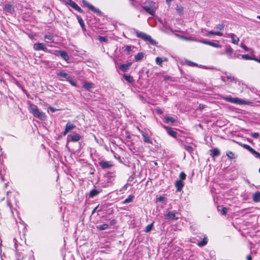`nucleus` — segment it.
Listing matches in <instances>:
<instances>
[{"instance_id":"nucleus-52","label":"nucleus","mask_w":260,"mask_h":260,"mask_svg":"<svg viewBox=\"0 0 260 260\" xmlns=\"http://www.w3.org/2000/svg\"><path fill=\"white\" fill-rule=\"evenodd\" d=\"M201 42H202V43H203L204 44H208V45H211V42H210V41H205V40H201Z\"/></svg>"},{"instance_id":"nucleus-4","label":"nucleus","mask_w":260,"mask_h":260,"mask_svg":"<svg viewBox=\"0 0 260 260\" xmlns=\"http://www.w3.org/2000/svg\"><path fill=\"white\" fill-rule=\"evenodd\" d=\"M115 175L113 173L109 172L107 173L105 176V186H109L113 184L114 181L115 180Z\"/></svg>"},{"instance_id":"nucleus-59","label":"nucleus","mask_w":260,"mask_h":260,"mask_svg":"<svg viewBox=\"0 0 260 260\" xmlns=\"http://www.w3.org/2000/svg\"><path fill=\"white\" fill-rule=\"evenodd\" d=\"M246 258H247V260H252V257L250 255H247L246 257Z\"/></svg>"},{"instance_id":"nucleus-11","label":"nucleus","mask_w":260,"mask_h":260,"mask_svg":"<svg viewBox=\"0 0 260 260\" xmlns=\"http://www.w3.org/2000/svg\"><path fill=\"white\" fill-rule=\"evenodd\" d=\"M76 127L75 125L71 122H68L66 125L64 131L63 133L64 136L66 135L68 133L73 130Z\"/></svg>"},{"instance_id":"nucleus-53","label":"nucleus","mask_w":260,"mask_h":260,"mask_svg":"<svg viewBox=\"0 0 260 260\" xmlns=\"http://www.w3.org/2000/svg\"><path fill=\"white\" fill-rule=\"evenodd\" d=\"M254 156H255V157L258 158L260 159V153L257 152V151L255 153Z\"/></svg>"},{"instance_id":"nucleus-62","label":"nucleus","mask_w":260,"mask_h":260,"mask_svg":"<svg viewBox=\"0 0 260 260\" xmlns=\"http://www.w3.org/2000/svg\"><path fill=\"white\" fill-rule=\"evenodd\" d=\"M257 62H258L260 63V56H259V58H257Z\"/></svg>"},{"instance_id":"nucleus-23","label":"nucleus","mask_w":260,"mask_h":260,"mask_svg":"<svg viewBox=\"0 0 260 260\" xmlns=\"http://www.w3.org/2000/svg\"><path fill=\"white\" fill-rule=\"evenodd\" d=\"M166 218L168 219L174 220L176 219V213L175 212H169L166 215Z\"/></svg>"},{"instance_id":"nucleus-1","label":"nucleus","mask_w":260,"mask_h":260,"mask_svg":"<svg viewBox=\"0 0 260 260\" xmlns=\"http://www.w3.org/2000/svg\"><path fill=\"white\" fill-rule=\"evenodd\" d=\"M29 110L30 112L36 117H37L42 120H45L46 119L45 114L43 112L40 111L38 107L36 105L30 104L29 106Z\"/></svg>"},{"instance_id":"nucleus-29","label":"nucleus","mask_w":260,"mask_h":260,"mask_svg":"<svg viewBox=\"0 0 260 260\" xmlns=\"http://www.w3.org/2000/svg\"><path fill=\"white\" fill-rule=\"evenodd\" d=\"M208 242V239L207 237H205L203 240L198 243V245L200 247H203L205 246Z\"/></svg>"},{"instance_id":"nucleus-32","label":"nucleus","mask_w":260,"mask_h":260,"mask_svg":"<svg viewBox=\"0 0 260 260\" xmlns=\"http://www.w3.org/2000/svg\"><path fill=\"white\" fill-rule=\"evenodd\" d=\"M93 86L94 84L92 83H85L83 85V87L87 90H89L93 87Z\"/></svg>"},{"instance_id":"nucleus-15","label":"nucleus","mask_w":260,"mask_h":260,"mask_svg":"<svg viewBox=\"0 0 260 260\" xmlns=\"http://www.w3.org/2000/svg\"><path fill=\"white\" fill-rule=\"evenodd\" d=\"M175 185L177 191H180L184 185V183L181 180H177L175 183Z\"/></svg>"},{"instance_id":"nucleus-56","label":"nucleus","mask_w":260,"mask_h":260,"mask_svg":"<svg viewBox=\"0 0 260 260\" xmlns=\"http://www.w3.org/2000/svg\"><path fill=\"white\" fill-rule=\"evenodd\" d=\"M98 207H99V206H97L96 207H95L93 209V210H92V214H94V213L95 212V211H96V210H97V209L98 208Z\"/></svg>"},{"instance_id":"nucleus-48","label":"nucleus","mask_w":260,"mask_h":260,"mask_svg":"<svg viewBox=\"0 0 260 260\" xmlns=\"http://www.w3.org/2000/svg\"><path fill=\"white\" fill-rule=\"evenodd\" d=\"M155 110H156V112H157L158 114H162V113H163V111H162L161 110V109L160 108H159V107H157V108H156V109H155Z\"/></svg>"},{"instance_id":"nucleus-49","label":"nucleus","mask_w":260,"mask_h":260,"mask_svg":"<svg viewBox=\"0 0 260 260\" xmlns=\"http://www.w3.org/2000/svg\"><path fill=\"white\" fill-rule=\"evenodd\" d=\"M212 47H217V48H219V47H221V45L218 44V43H215V42H212Z\"/></svg>"},{"instance_id":"nucleus-21","label":"nucleus","mask_w":260,"mask_h":260,"mask_svg":"<svg viewBox=\"0 0 260 260\" xmlns=\"http://www.w3.org/2000/svg\"><path fill=\"white\" fill-rule=\"evenodd\" d=\"M252 199L254 202H259L260 201V192L258 191L255 192L253 194Z\"/></svg>"},{"instance_id":"nucleus-6","label":"nucleus","mask_w":260,"mask_h":260,"mask_svg":"<svg viewBox=\"0 0 260 260\" xmlns=\"http://www.w3.org/2000/svg\"><path fill=\"white\" fill-rule=\"evenodd\" d=\"M34 49L36 51L43 50L45 52L48 51V49L45 45L42 43H37L34 45Z\"/></svg>"},{"instance_id":"nucleus-24","label":"nucleus","mask_w":260,"mask_h":260,"mask_svg":"<svg viewBox=\"0 0 260 260\" xmlns=\"http://www.w3.org/2000/svg\"><path fill=\"white\" fill-rule=\"evenodd\" d=\"M100 192V191L98 189H92L89 193V198H93L94 197L98 195Z\"/></svg>"},{"instance_id":"nucleus-46","label":"nucleus","mask_w":260,"mask_h":260,"mask_svg":"<svg viewBox=\"0 0 260 260\" xmlns=\"http://www.w3.org/2000/svg\"><path fill=\"white\" fill-rule=\"evenodd\" d=\"M176 10H177V12L179 14H181L183 12V8L181 7H178L176 9Z\"/></svg>"},{"instance_id":"nucleus-33","label":"nucleus","mask_w":260,"mask_h":260,"mask_svg":"<svg viewBox=\"0 0 260 260\" xmlns=\"http://www.w3.org/2000/svg\"><path fill=\"white\" fill-rule=\"evenodd\" d=\"M109 226L107 224H103L97 225V226H96L98 229L101 230V231L108 229L109 228Z\"/></svg>"},{"instance_id":"nucleus-18","label":"nucleus","mask_w":260,"mask_h":260,"mask_svg":"<svg viewBox=\"0 0 260 260\" xmlns=\"http://www.w3.org/2000/svg\"><path fill=\"white\" fill-rule=\"evenodd\" d=\"M142 135L143 139L145 142L148 143V144H152V141H151V140L147 134H146L145 132H142Z\"/></svg>"},{"instance_id":"nucleus-5","label":"nucleus","mask_w":260,"mask_h":260,"mask_svg":"<svg viewBox=\"0 0 260 260\" xmlns=\"http://www.w3.org/2000/svg\"><path fill=\"white\" fill-rule=\"evenodd\" d=\"M225 100L232 103L240 105L246 104V102L245 101L237 98H233L232 97H226L225 98Z\"/></svg>"},{"instance_id":"nucleus-34","label":"nucleus","mask_w":260,"mask_h":260,"mask_svg":"<svg viewBox=\"0 0 260 260\" xmlns=\"http://www.w3.org/2000/svg\"><path fill=\"white\" fill-rule=\"evenodd\" d=\"M226 155L231 159H234L236 157V155L232 151H228L226 153Z\"/></svg>"},{"instance_id":"nucleus-43","label":"nucleus","mask_w":260,"mask_h":260,"mask_svg":"<svg viewBox=\"0 0 260 260\" xmlns=\"http://www.w3.org/2000/svg\"><path fill=\"white\" fill-rule=\"evenodd\" d=\"M241 57L244 59H246V60H250L251 59V56L249 55L248 54L242 55Z\"/></svg>"},{"instance_id":"nucleus-17","label":"nucleus","mask_w":260,"mask_h":260,"mask_svg":"<svg viewBox=\"0 0 260 260\" xmlns=\"http://www.w3.org/2000/svg\"><path fill=\"white\" fill-rule=\"evenodd\" d=\"M132 64V62L121 64L119 66V69L122 72H126L131 66Z\"/></svg>"},{"instance_id":"nucleus-14","label":"nucleus","mask_w":260,"mask_h":260,"mask_svg":"<svg viewBox=\"0 0 260 260\" xmlns=\"http://www.w3.org/2000/svg\"><path fill=\"white\" fill-rule=\"evenodd\" d=\"M83 3L85 6L88 7L90 10L92 11L94 13H100V11L99 9L95 8L93 6L90 4L86 1H83Z\"/></svg>"},{"instance_id":"nucleus-54","label":"nucleus","mask_w":260,"mask_h":260,"mask_svg":"<svg viewBox=\"0 0 260 260\" xmlns=\"http://www.w3.org/2000/svg\"><path fill=\"white\" fill-rule=\"evenodd\" d=\"M242 47L246 51L248 50V48L245 45H242Z\"/></svg>"},{"instance_id":"nucleus-28","label":"nucleus","mask_w":260,"mask_h":260,"mask_svg":"<svg viewBox=\"0 0 260 260\" xmlns=\"http://www.w3.org/2000/svg\"><path fill=\"white\" fill-rule=\"evenodd\" d=\"M217 210L220 212L222 215H225L228 212V209L222 206H217Z\"/></svg>"},{"instance_id":"nucleus-36","label":"nucleus","mask_w":260,"mask_h":260,"mask_svg":"<svg viewBox=\"0 0 260 260\" xmlns=\"http://www.w3.org/2000/svg\"><path fill=\"white\" fill-rule=\"evenodd\" d=\"M134 198V196H129L127 198L125 199V200L123 201V203L125 204L131 203L133 201V199Z\"/></svg>"},{"instance_id":"nucleus-58","label":"nucleus","mask_w":260,"mask_h":260,"mask_svg":"<svg viewBox=\"0 0 260 260\" xmlns=\"http://www.w3.org/2000/svg\"><path fill=\"white\" fill-rule=\"evenodd\" d=\"M189 64L191 65L192 66H197V64L196 63H194V62L189 61Z\"/></svg>"},{"instance_id":"nucleus-40","label":"nucleus","mask_w":260,"mask_h":260,"mask_svg":"<svg viewBox=\"0 0 260 260\" xmlns=\"http://www.w3.org/2000/svg\"><path fill=\"white\" fill-rule=\"evenodd\" d=\"M184 149L189 152H191L193 151V148L191 146L189 145H185Z\"/></svg>"},{"instance_id":"nucleus-39","label":"nucleus","mask_w":260,"mask_h":260,"mask_svg":"<svg viewBox=\"0 0 260 260\" xmlns=\"http://www.w3.org/2000/svg\"><path fill=\"white\" fill-rule=\"evenodd\" d=\"M44 39H47V40H48L49 41H53V39H54V37L52 35H45L44 36Z\"/></svg>"},{"instance_id":"nucleus-3","label":"nucleus","mask_w":260,"mask_h":260,"mask_svg":"<svg viewBox=\"0 0 260 260\" xmlns=\"http://www.w3.org/2000/svg\"><path fill=\"white\" fill-rule=\"evenodd\" d=\"M136 34L138 38H140L145 41H148L152 45L156 44V42L151 38V36L145 32L137 30Z\"/></svg>"},{"instance_id":"nucleus-16","label":"nucleus","mask_w":260,"mask_h":260,"mask_svg":"<svg viewBox=\"0 0 260 260\" xmlns=\"http://www.w3.org/2000/svg\"><path fill=\"white\" fill-rule=\"evenodd\" d=\"M164 121L166 123H176L177 122V120L174 117H170L168 116H166L164 118Z\"/></svg>"},{"instance_id":"nucleus-57","label":"nucleus","mask_w":260,"mask_h":260,"mask_svg":"<svg viewBox=\"0 0 260 260\" xmlns=\"http://www.w3.org/2000/svg\"><path fill=\"white\" fill-rule=\"evenodd\" d=\"M116 222V221L115 220L113 219L111 221L110 223H111V225H113V224H115Z\"/></svg>"},{"instance_id":"nucleus-38","label":"nucleus","mask_w":260,"mask_h":260,"mask_svg":"<svg viewBox=\"0 0 260 260\" xmlns=\"http://www.w3.org/2000/svg\"><path fill=\"white\" fill-rule=\"evenodd\" d=\"M186 177V175L185 174V173L183 172H181V173L179 175V180H181L182 181H183L184 180H185Z\"/></svg>"},{"instance_id":"nucleus-25","label":"nucleus","mask_w":260,"mask_h":260,"mask_svg":"<svg viewBox=\"0 0 260 260\" xmlns=\"http://www.w3.org/2000/svg\"><path fill=\"white\" fill-rule=\"evenodd\" d=\"M4 9L10 13L14 11V7L11 4H7L4 6Z\"/></svg>"},{"instance_id":"nucleus-26","label":"nucleus","mask_w":260,"mask_h":260,"mask_svg":"<svg viewBox=\"0 0 260 260\" xmlns=\"http://www.w3.org/2000/svg\"><path fill=\"white\" fill-rule=\"evenodd\" d=\"M77 20H78L79 24H80V25L82 27V28L83 30H85V25L84 22L82 18L79 15H77Z\"/></svg>"},{"instance_id":"nucleus-7","label":"nucleus","mask_w":260,"mask_h":260,"mask_svg":"<svg viewBox=\"0 0 260 260\" xmlns=\"http://www.w3.org/2000/svg\"><path fill=\"white\" fill-rule=\"evenodd\" d=\"M55 54L56 55L60 56L64 60H66L67 61H68V60L70 59L69 56L68 55V53L65 51L56 50V51H55Z\"/></svg>"},{"instance_id":"nucleus-22","label":"nucleus","mask_w":260,"mask_h":260,"mask_svg":"<svg viewBox=\"0 0 260 260\" xmlns=\"http://www.w3.org/2000/svg\"><path fill=\"white\" fill-rule=\"evenodd\" d=\"M144 57V53L143 52H139L135 56V60L139 61L143 59Z\"/></svg>"},{"instance_id":"nucleus-31","label":"nucleus","mask_w":260,"mask_h":260,"mask_svg":"<svg viewBox=\"0 0 260 260\" xmlns=\"http://www.w3.org/2000/svg\"><path fill=\"white\" fill-rule=\"evenodd\" d=\"M123 77L129 83H132L134 81L133 78L130 75L124 74Z\"/></svg>"},{"instance_id":"nucleus-41","label":"nucleus","mask_w":260,"mask_h":260,"mask_svg":"<svg viewBox=\"0 0 260 260\" xmlns=\"http://www.w3.org/2000/svg\"><path fill=\"white\" fill-rule=\"evenodd\" d=\"M226 78L228 79H230V81L232 82H236L237 81V80L236 79L233 77V76H232L231 75H228L226 76Z\"/></svg>"},{"instance_id":"nucleus-63","label":"nucleus","mask_w":260,"mask_h":260,"mask_svg":"<svg viewBox=\"0 0 260 260\" xmlns=\"http://www.w3.org/2000/svg\"><path fill=\"white\" fill-rule=\"evenodd\" d=\"M222 80L223 81H225V80L224 78H223V77L222 78Z\"/></svg>"},{"instance_id":"nucleus-61","label":"nucleus","mask_w":260,"mask_h":260,"mask_svg":"<svg viewBox=\"0 0 260 260\" xmlns=\"http://www.w3.org/2000/svg\"><path fill=\"white\" fill-rule=\"evenodd\" d=\"M172 1V0H166V2L167 4H170Z\"/></svg>"},{"instance_id":"nucleus-20","label":"nucleus","mask_w":260,"mask_h":260,"mask_svg":"<svg viewBox=\"0 0 260 260\" xmlns=\"http://www.w3.org/2000/svg\"><path fill=\"white\" fill-rule=\"evenodd\" d=\"M241 146L245 149L248 150L250 152H251L254 155L256 152L254 149L251 148L249 145H248L247 144H244L241 145Z\"/></svg>"},{"instance_id":"nucleus-10","label":"nucleus","mask_w":260,"mask_h":260,"mask_svg":"<svg viewBox=\"0 0 260 260\" xmlns=\"http://www.w3.org/2000/svg\"><path fill=\"white\" fill-rule=\"evenodd\" d=\"M224 27V25L223 23H220L218 24L216 26V29H217V31H212V36L213 35H217L219 36H222V33L220 31V30H221L223 29Z\"/></svg>"},{"instance_id":"nucleus-35","label":"nucleus","mask_w":260,"mask_h":260,"mask_svg":"<svg viewBox=\"0 0 260 260\" xmlns=\"http://www.w3.org/2000/svg\"><path fill=\"white\" fill-rule=\"evenodd\" d=\"M220 154V151L218 148H215L212 149V156H218Z\"/></svg>"},{"instance_id":"nucleus-19","label":"nucleus","mask_w":260,"mask_h":260,"mask_svg":"<svg viewBox=\"0 0 260 260\" xmlns=\"http://www.w3.org/2000/svg\"><path fill=\"white\" fill-rule=\"evenodd\" d=\"M229 37L231 38L232 42L235 44H238L239 41V39L234 34H230Z\"/></svg>"},{"instance_id":"nucleus-50","label":"nucleus","mask_w":260,"mask_h":260,"mask_svg":"<svg viewBox=\"0 0 260 260\" xmlns=\"http://www.w3.org/2000/svg\"><path fill=\"white\" fill-rule=\"evenodd\" d=\"M251 136H252V137L253 138L256 139V138H258V137H259V134H258V133H252V134H251Z\"/></svg>"},{"instance_id":"nucleus-27","label":"nucleus","mask_w":260,"mask_h":260,"mask_svg":"<svg viewBox=\"0 0 260 260\" xmlns=\"http://www.w3.org/2000/svg\"><path fill=\"white\" fill-rule=\"evenodd\" d=\"M57 76L62 77L63 78H65L67 80H69V79L70 78V77L68 74L63 72H59L57 73Z\"/></svg>"},{"instance_id":"nucleus-9","label":"nucleus","mask_w":260,"mask_h":260,"mask_svg":"<svg viewBox=\"0 0 260 260\" xmlns=\"http://www.w3.org/2000/svg\"><path fill=\"white\" fill-rule=\"evenodd\" d=\"M80 138V135L78 134H75L72 135H70L68 136V141L76 142L79 141Z\"/></svg>"},{"instance_id":"nucleus-37","label":"nucleus","mask_w":260,"mask_h":260,"mask_svg":"<svg viewBox=\"0 0 260 260\" xmlns=\"http://www.w3.org/2000/svg\"><path fill=\"white\" fill-rule=\"evenodd\" d=\"M153 226V224L152 223L150 224L147 225L145 228V232L146 233H148V232H150L151 230H152Z\"/></svg>"},{"instance_id":"nucleus-51","label":"nucleus","mask_w":260,"mask_h":260,"mask_svg":"<svg viewBox=\"0 0 260 260\" xmlns=\"http://www.w3.org/2000/svg\"><path fill=\"white\" fill-rule=\"evenodd\" d=\"M48 109L50 110L52 113L57 111L58 110L56 108H54L51 106L48 107Z\"/></svg>"},{"instance_id":"nucleus-8","label":"nucleus","mask_w":260,"mask_h":260,"mask_svg":"<svg viewBox=\"0 0 260 260\" xmlns=\"http://www.w3.org/2000/svg\"><path fill=\"white\" fill-rule=\"evenodd\" d=\"M67 4L79 12L82 13L83 12L80 7L72 0H67Z\"/></svg>"},{"instance_id":"nucleus-47","label":"nucleus","mask_w":260,"mask_h":260,"mask_svg":"<svg viewBox=\"0 0 260 260\" xmlns=\"http://www.w3.org/2000/svg\"><path fill=\"white\" fill-rule=\"evenodd\" d=\"M126 52H130L131 50H132V47L131 46H126L125 47V50H124Z\"/></svg>"},{"instance_id":"nucleus-44","label":"nucleus","mask_w":260,"mask_h":260,"mask_svg":"<svg viewBox=\"0 0 260 260\" xmlns=\"http://www.w3.org/2000/svg\"><path fill=\"white\" fill-rule=\"evenodd\" d=\"M73 86H76V83L75 81H73V80H72L71 79V77H70V78L69 79V80H67Z\"/></svg>"},{"instance_id":"nucleus-55","label":"nucleus","mask_w":260,"mask_h":260,"mask_svg":"<svg viewBox=\"0 0 260 260\" xmlns=\"http://www.w3.org/2000/svg\"><path fill=\"white\" fill-rule=\"evenodd\" d=\"M250 60H255V61H257V58H256L255 57V56L253 55V56H251V59Z\"/></svg>"},{"instance_id":"nucleus-12","label":"nucleus","mask_w":260,"mask_h":260,"mask_svg":"<svg viewBox=\"0 0 260 260\" xmlns=\"http://www.w3.org/2000/svg\"><path fill=\"white\" fill-rule=\"evenodd\" d=\"M100 166L104 169L109 168L113 166L112 162L110 161H101L99 162Z\"/></svg>"},{"instance_id":"nucleus-64","label":"nucleus","mask_w":260,"mask_h":260,"mask_svg":"<svg viewBox=\"0 0 260 260\" xmlns=\"http://www.w3.org/2000/svg\"><path fill=\"white\" fill-rule=\"evenodd\" d=\"M257 18L260 19V16H257Z\"/></svg>"},{"instance_id":"nucleus-60","label":"nucleus","mask_w":260,"mask_h":260,"mask_svg":"<svg viewBox=\"0 0 260 260\" xmlns=\"http://www.w3.org/2000/svg\"><path fill=\"white\" fill-rule=\"evenodd\" d=\"M164 197H160L158 198V200L159 201H162L164 200Z\"/></svg>"},{"instance_id":"nucleus-2","label":"nucleus","mask_w":260,"mask_h":260,"mask_svg":"<svg viewBox=\"0 0 260 260\" xmlns=\"http://www.w3.org/2000/svg\"><path fill=\"white\" fill-rule=\"evenodd\" d=\"M142 7L144 10L152 16L154 15L157 9L155 3L150 1L146 2Z\"/></svg>"},{"instance_id":"nucleus-42","label":"nucleus","mask_w":260,"mask_h":260,"mask_svg":"<svg viewBox=\"0 0 260 260\" xmlns=\"http://www.w3.org/2000/svg\"><path fill=\"white\" fill-rule=\"evenodd\" d=\"M156 63L158 65H160L163 61L162 58L157 57L155 59Z\"/></svg>"},{"instance_id":"nucleus-30","label":"nucleus","mask_w":260,"mask_h":260,"mask_svg":"<svg viewBox=\"0 0 260 260\" xmlns=\"http://www.w3.org/2000/svg\"><path fill=\"white\" fill-rule=\"evenodd\" d=\"M232 51H233V49L231 48V47L230 46H227V47L226 48V50H225V52H226V53L227 54H229V53L230 54H229V57L230 58H235V57H236L235 55H234V56H232L231 55V54L232 53Z\"/></svg>"},{"instance_id":"nucleus-13","label":"nucleus","mask_w":260,"mask_h":260,"mask_svg":"<svg viewBox=\"0 0 260 260\" xmlns=\"http://www.w3.org/2000/svg\"><path fill=\"white\" fill-rule=\"evenodd\" d=\"M163 127L167 130L168 134L170 136H171L174 138L177 137V135H178L177 133L176 132H175V131H174L171 127H168L167 126H164Z\"/></svg>"},{"instance_id":"nucleus-45","label":"nucleus","mask_w":260,"mask_h":260,"mask_svg":"<svg viewBox=\"0 0 260 260\" xmlns=\"http://www.w3.org/2000/svg\"><path fill=\"white\" fill-rule=\"evenodd\" d=\"M99 40L102 42H106L107 41V39L106 37L103 36H100Z\"/></svg>"}]
</instances>
